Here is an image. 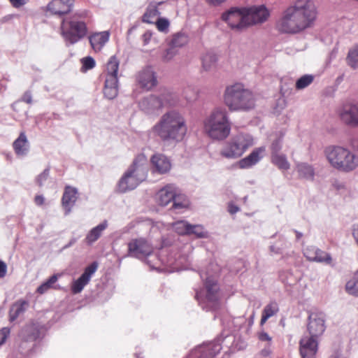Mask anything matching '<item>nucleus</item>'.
I'll use <instances>...</instances> for the list:
<instances>
[{"label":"nucleus","mask_w":358,"mask_h":358,"mask_svg":"<svg viewBox=\"0 0 358 358\" xmlns=\"http://www.w3.org/2000/svg\"><path fill=\"white\" fill-rule=\"evenodd\" d=\"M317 15L312 0H295L284 10L277 23L278 29L287 34L300 33L314 25Z\"/></svg>","instance_id":"f257e3e1"},{"label":"nucleus","mask_w":358,"mask_h":358,"mask_svg":"<svg viewBox=\"0 0 358 358\" xmlns=\"http://www.w3.org/2000/svg\"><path fill=\"white\" fill-rule=\"evenodd\" d=\"M153 134L164 142H180L187 131L183 115L173 110L164 113L152 128Z\"/></svg>","instance_id":"f03ea898"},{"label":"nucleus","mask_w":358,"mask_h":358,"mask_svg":"<svg viewBox=\"0 0 358 358\" xmlns=\"http://www.w3.org/2000/svg\"><path fill=\"white\" fill-rule=\"evenodd\" d=\"M223 99L231 112H248L254 109L256 104L253 92L239 83L227 86Z\"/></svg>","instance_id":"7ed1b4c3"},{"label":"nucleus","mask_w":358,"mask_h":358,"mask_svg":"<svg viewBox=\"0 0 358 358\" xmlns=\"http://www.w3.org/2000/svg\"><path fill=\"white\" fill-rule=\"evenodd\" d=\"M324 155L330 165L339 171L348 173L358 167V155L344 147L328 146Z\"/></svg>","instance_id":"20e7f679"},{"label":"nucleus","mask_w":358,"mask_h":358,"mask_svg":"<svg viewBox=\"0 0 358 358\" xmlns=\"http://www.w3.org/2000/svg\"><path fill=\"white\" fill-rule=\"evenodd\" d=\"M206 133L213 139L224 140L231 131V124L225 108L215 109L203 121Z\"/></svg>","instance_id":"39448f33"},{"label":"nucleus","mask_w":358,"mask_h":358,"mask_svg":"<svg viewBox=\"0 0 358 358\" xmlns=\"http://www.w3.org/2000/svg\"><path fill=\"white\" fill-rule=\"evenodd\" d=\"M144 155L138 156L118 182V191L124 193L134 189L147 178L148 167Z\"/></svg>","instance_id":"423d86ee"},{"label":"nucleus","mask_w":358,"mask_h":358,"mask_svg":"<svg viewBox=\"0 0 358 358\" xmlns=\"http://www.w3.org/2000/svg\"><path fill=\"white\" fill-rule=\"evenodd\" d=\"M86 12L75 13L70 18L63 19L61 24V34L66 45H73L83 38L87 34L86 24L80 19L86 16Z\"/></svg>","instance_id":"0eeeda50"},{"label":"nucleus","mask_w":358,"mask_h":358,"mask_svg":"<svg viewBox=\"0 0 358 358\" xmlns=\"http://www.w3.org/2000/svg\"><path fill=\"white\" fill-rule=\"evenodd\" d=\"M204 285V289L196 292L195 297L203 309L215 310L220 303L219 286L212 277H208Z\"/></svg>","instance_id":"6e6552de"},{"label":"nucleus","mask_w":358,"mask_h":358,"mask_svg":"<svg viewBox=\"0 0 358 358\" xmlns=\"http://www.w3.org/2000/svg\"><path fill=\"white\" fill-rule=\"evenodd\" d=\"M253 145L254 139L250 134H238L224 145L220 153L227 159L238 158Z\"/></svg>","instance_id":"1a4fd4ad"},{"label":"nucleus","mask_w":358,"mask_h":358,"mask_svg":"<svg viewBox=\"0 0 358 358\" xmlns=\"http://www.w3.org/2000/svg\"><path fill=\"white\" fill-rule=\"evenodd\" d=\"M118 69L119 60L115 55L110 57L106 64V78L103 89L104 96L108 99L115 98L118 94Z\"/></svg>","instance_id":"9d476101"},{"label":"nucleus","mask_w":358,"mask_h":358,"mask_svg":"<svg viewBox=\"0 0 358 358\" xmlns=\"http://www.w3.org/2000/svg\"><path fill=\"white\" fill-rule=\"evenodd\" d=\"M243 7H231L222 14V20L233 30L242 31L248 28Z\"/></svg>","instance_id":"9b49d317"},{"label":"nucleus","mask_w":358,"mask_h":358,"mask_svg":"<svg viewBox=\"0 0 358 358\" xmlns=\"http://www.w3.org/2000/svg\"><path fill=\"white\" fill-rule=\"evenodd\" d=\"M157 202L160 206H166L173 201V208L180 209L187 207L186 201H180V196L177 194V189L173 185H168L162 188L157 193Z\"/></svg>","instance_id":"f8f14e48"},{"label":"nucleus","mask_w":358,"mask_h":358,"mask_svg":"<svg viewBox=\"0 0 358 358\" xmlns=\"http://www.w3.org/2000/svg\"><path fill=\"white\" fill-rule=\"evenodd\" d=\"M152 245L145 238H133L128 243V256L139 259L153 252Z\"/></svg>","instance_id":"ddd939ff"},{"label":"nucleus","mask_w":358,"mask_h":358,"mask_svg":"<svg viewBox=\"0 0 358 358\" xmlns=\"http://www.w3.org/2000/svg\"><path fill=\"white\" fill-rule=\"evenodd\" d=\"M247 17L248 27L265 22L269 15V10L264 5L243 7Z\"/></svg>","instance_id":"4468645a"},{"label":"nucleus","mask_w":358,"mask_h":358,"mask_svg":"<svg viewBox=\"0 0 358 358\" xmlns=\"http://www.w3.org/2000/svg\"><path fill=\"white\" fill-rule=\"evenodd\" d=\"M221 339L204 343L192 350L187 358H214L222 350Z\"/></svg>","instance_id":"2eb2a0df"},{"label":"nucleus","mask_w":358,"mask_h":358,"mask_svg":"<svg viewBox=\"0 0 358 358\" xmlns=\"http://www.w3.org/2000/svg\"><path fill=\"white\" fill-rule=\"evenodd\" d=\"M308 331L310 336L317 338L325 330V315L322 313H312L308 316Z\"/></svg>","instance_id":"dca6fc26"},{"label":"nucleus","mask_w":358,"mask_h":358,"mask_svg":"<svg viewBox=\"0 0 358 358\" xmlns=\"http://www.w3.org/2000/svg\"><path fill=\"white\" fill-rule=\"evenodd\" d=\"M136 80L141 87L150 90L157 85L156 73L152 66H146L141 70L136 76Z\"/></svg>","instance_id":"f3484780"},{"label":"nucleus","mask_w":358,"mask_h":358,"mask_svg":"<svg viewBox=\"0 0 358 358\" xmlns=\"http://www.w3.org/2000/svg\"><path fill=\"white\" fill-rule=\"evenodd\" d=\"M98 268V264L96 262H92L85 268L83 273L75 280L71 285V291L73 294H78L82 292Z\"/></svg>","instance_id":"a211bd4d"},{"label":"nucleus","mask_w":358,"mask_h":358,"mask_svg":"<svg viewBox=\"0 0 358 358\" xmlns=\"http://www.w3.org/2000/svg\"><path fill=\"white\" fill-rule=\"evenodd\" d=\"M341 121L350 127H358V104L349 103L343 106L341 112Z\"/></svg>","instance_id":"6ab92c4d"},{"label":"nucleus","mask_w":358,"mask_h":358,"mask_svg":"<svg viewBox=\"0 0 358 358\" xmlns=\"http://www.w3.org/2000/svg\"><path fill=\"white\" fill-rule=\"evenodd\" d=\"M300 354L302 358H315L317 352V338L304 336L300 340Z\"/></svg>","instance_id":"aec40b11"},{"label":"nucleus","mask_w":358,"mask_h":358,"mask_svg":"<svg viewBox=\"0 0 358 358\" xmlns=\"http://www.w3.org/2000/svg\"><path fill=\"white\" fill-rule=\"evenodd\" d=\"M41 331L37 324L29 323L24 325L20 330L18 337L21 341L20 347L27 343H32L40 338Z\"/></svg>","instance_id":"412c9836"},{"label":"nucleus","mask_w":358,"mask_h":358,"mask_svg":"<svg viewBox=\"0 0 358 358\" xmlns=\"http://www.w3.org/2000/svg\"><path fill=\"white\" fill-rule=\"evenodd\" d=\"M303 255L311 262L325 263L327 264H329L331 262V257L329 254L315 246H309L305 248Z\"/></svg>","instance_id":"4be33fe9"},{"label":"nucleus","mask_w":358,"mask_h":358,"mask_svg":"<svg viewBox=\"0 0 358 358\" xmlns=\"http://www.w3.org/2000/svg\"><path fill=\"white\" fill-rule=\"evenodd\" d=\"M73 6V0H52L47 6L48 11L53 15H64L69 13Z\"/></svg>","instance_id":"5701e85b"},{"label":"nucleus","mask_w":358,"mask_h":358,"mask_svg":"<svg viewBox=\"0 0 358 358\" xmlns=\"http://www.w3.org/2000/svg\"><path fill=\"white\" fill-rule=\"evenodd\" d=\"M140 108L147 114L154 113L163 107L162 99L153 94L142 99L139 102Z\"/></svg>","instance_id":"b1692460"},{"label":"nucleus","mask_w":358,"mask_h":358,"mask_svg":"<svg viewBox=\"0 0 358 358\" xmlns=\"http://www.w3.org/2000/svg\"><path fill=\"white\" fill-rule=\"evenodd\" d=\"M150 162L155 171L161 174L169 172L171 168V164L169 158L161 153L153 155Z\"/></svg>","instance_id":"393cba45"},{"label":"nucleus","mask_w":358,"mask_h":358,"mask_svg":"<svg viewBox=\"0 0 358 358\" xmlns=\"http://www.w3.org/2000/svg\"><path fill=\"white\" fill-rule=\"evenodd\" d=\"M77 194V189L69 186L66 187L62 199L65 215H68L71 211V208L75 205L78 199Z\"/></svg>","instance_id":"a878e982"},{"label":"nucleus","mask_w":358,"mask_h":358,"mask_svg":"<svg viewBox=\"0 0 358 358\" xmlns=\"http://www.w3.org/2000/svg\"><path fill=\"white\" fill-rule=\"evenodd\" d=\"M265 149L263 147L255 149L248 156L238 162L239 167L241 169H248L255 165L262 159L261 153Z\"/></svg>","instance_id":"bb28decb"},{"label":"nucleus","mask_w":358,"mask_h":358,"mask_svg":"<svg viewBox=\"0 0 358 358\" xmlns=\"http://www.w3.org/2000/svg\"><path fill=\"white\" fill-rule=\"evenodd\" d=\"M109 36L110 34L107 31L92 34L89 40L92 49L96 52L100 51L108 41Z\"/></svg>","instance_id":"cd10ccee"},{"label":"nucleus","mask_w":358,"mask_h":358,"mask_svg":"<svg viewBox=\"0 0 358 358\" xmlns=\"http://www.w3.org/2000/svg\"><path fill=\"white\" fill-rule=\"evenodd\" d=\"M15 152L18 156H25L29 150V143L24 132H21L13 143Z\"/></svg>","instance_id":"c85d7f7f"},{"label":"nucleus","mask_w":358,"mask_h":358,"mask_svg":"<svg viewBox=\"0 0 358 358\" xmlns=\"http://www.w3.org/2000/svg\"><path fill=\"white\" fill-rule=\"evenodd\" d=\"M296 171L301 179L313 181L315 178V169L312 165L301 162L296 166Z\"/></svg>","instance_id":"c756f323"},{"label":"nucleus","mask_w":358,"mask_h":358,"mask_svg":"<svg viewBox=\"0 0 358 358\" xmlns=\"http://www.w3.org/2000/svg\"><path fill=\"white\" fill-rule=\"evenodd\" d=\"M107 220L103 221L96 227L92 228L85 237V241L88 245H92L101 236L103 231L107 228Z\"/></svg>","instance_id":"7c9ffc66"},{"label":"nucleus","mask_w":358,"mask_h":358,"mask_svg":"<svg viewBox=\"0 0 358 358\" xmlns=\"http://www.w3.org/2000/svg\"><path fill=\"white\" fill-rule=\"evenodd\" d=\"M28 306L26 301H19L15 302L10 308L9 311L10 320H15L20 315L23 314Z\"/></svg>","instance_id":"2f4dec72"},{"label":"nucleus","mask_w":358,"mask_h":358,"mask_svg":"<svg viewBox=\"0 0 358 358\" xmlns=\"http://www.w3.org/2000/svg\"><path fill=\"white\" fill-rule=\"evenodd\" d=\"M160 4H155V2L152 1L150 4L147 8L146 12L143 16V21L148 23H153V19L159 17L160 13L157 9V6Z\"/></svg>","instance_id":"473e14b6"},{"label":"nucleus","mask_w":358,"mask_h":358,"mask_svg":"<svg viewBox=\"0 0 358 358\" xmlns=\"http://www.w3.org/2000/svg\"><path fill=\"white\" fill-rule=\"evenodd\" d=\"M217 62V57L213 52H206L202 57V66L205 71L214 69Z\"/></svg>","instance_id":"72a5a7b5"},{"label":"nucleus","mask_w":358,"mask_h":358,"mask_svg":"<svg viewBox=\"0 0 358 358\" xmlns=\"http://www.w3.org/2000/svg\"><path fill=\"white\" fill-rule=\"evenodd\" d=\"M188 43V36L183 32H178L173 35L170 45L177 48L185 45Z\"/></svg>","instance_id":"f704fd0d"},{"label":"nucleus","mask_w":358,"mask_h":358,"mask_svg":"<svg viewBox=\"0 0 358 358\" xmlns=\"http://www.w3.org/2000/svg\"><path fill=\"white\" fill-rule=\"evenodd\" d=\"M346 62L352 69H358V44L349 50Z\"/></svg>","instance_id":"c9c22d12"},{"label":"nucleus","mask_w":358,"mask_h":358,"mask_svg":"<svg viewBox=\"0 0 358 358\" xmlns=\"http://www.w3.org/2000/svg\"><path fill=\"white\" fill-rule=\"evenodd\" d=\"M271 161L272 163L277 166L280 169L287 170L290 167V164L284 154L280 153L275 155H272Z\"/></svg>","instance_id":"e433bc0d"},{"label":"nucleus","mask_w":358,"mask_h":358,"mask_svg":"<svg viewBox=\"0 0 358 358\" xmlns=\"http://www.w3.org/2000/svg\"><path fill=\"white\" fill-rule=\"evenodd\" d=\"M190 224L187 221L180 220L173 224L174 231L180 235H187L189 231Z\"/></svg>","instance_id":"4c0bfd02"},{"label":"nucleus","mask_w":358,"mask_h":358,"mask_svg":"<svg viewBox=\"0 0 358 358\" xmlns=\"http://www.w3.org/2000/svg\"><path fill=\"white\" fill-rule=\"evenodd\" d=\"M187 235H194L197 238H202L208 237V232L204 230L202 225L190 224L189 231Z\"/></svg>","instance_id":"58836bf2"},{"label":"nucleus","mask_w":358,"mask_h":358,"mask_svg":"<svg viewBox=\"0 0 358 358\" xmlns=\"http://www.w3.org/2000/svg\"><path fill=\"white\" fill-rule=\"evenodd\" d=\"M314 80V76L310 74H306L299 78L296 82V88L302 90L310 85Z\"/></svg>","instance_id":"ea45409f"},{"label":"nucleus","mask_w":358,"mask_h":358,"mask_svg":"<svg viewBox=\"0 0 358 358\" xmlns=\"http://www.w3.org/2000/svg\"><path fill=\"white\" fill-rule=\"evenodd\" d=\"M57 281V276L56 275H52L49 279H48L45 282L41 284L38 288L37 292L40 294H44L47 292L53 284H55Z\"/></svg>","instance_id":"a19ab883"},{"label":"nucleus","mask_w":358,"mask_h":358,"mask_svg":"<svg viewBox=\"0 0 358 358\" xmlns=\"http://www.w3.org/2000/svg\"><path fill=\"white\" fill-rule=\"evenodd\" d=\"M345 289L350 294L358 296V278L350 280L346 283Z\"/></svg>","instance_id":"79ce46f5"},{"label":"nucleus","mask_w":358,"mask_h":358,"mask_svg":"<svg viewBox=\"0 0 358 358\" xmlns=\"http://www.w3.org/2000/svg\"><path fill=\"white\" fill-rule=\"evenodd\" d=\"M278 310L279 308L278 303L275 301H272L264 307L262 313L270 318L275 315Z\"/></svg>","instance_id":"37998d69"},{"label":"nucleus","mask_w":358,"mask_h":358,"mask_svg":"<svg viewBox=\"0 0 358 358\" xmlns=\"http://www.w3.org/2000/svg\"><path fill=\"white\" fill-rule=\"evenodd\" d=\"M20 101L25 102L28 104L32 103V96L30 91H27L24 93L23 96H22L20 101H15L13 103L12 108L14 110L17 111V107L20 103Z\"/></svg>","instance_id":"c03bdc74"},{"label":"nucleus","mask_w":358,"mask_h":358,"mask_svg":"<svg viewBox=\"0 0 358 358\" xmlns=\"http://www.w3.org/2000/svg\"><path fill=\"white\" fill-rule=\"evenodd\" d=\"M157 29L159 31L166 33L169 31V21L166 18L158 17L155 22Z\"/></svg>","instance_id":"a18cd8bd"},{"label":"nucleus","mask_w":358,"mask_h":358,"mask_svg":"<svg viewBox=\"0 0 358 358\" xmlns=\"http://www.w3.org/2000/svg\"><path fill=\"white\" fill-rule=\"evenodd\" d=\"M280 241L282 242V243L280 246H277L275 245H272L270 246V251L275 254L281 253L282 250L286 248H288L287 243L285 241L284 237L280 236Z\"/></svg>","instance_id":"49530a36"},{"label":"nucleus","mask_w":358,"mask_h":358,"mask_svg":"<svg viewBox=\"0 0 358 358\" xmlns=\"http://www.w3.org/2000/svg\"><path fill=\"white\" fill-rule=\"evenodd\" d=\"M282 138H278V139L275 140L271 145V156L275 155L278 154H280V150L282 149Z\"/></svg>","instance_id":"de8ad7c7"},{"label":"nucleus","mask_w":358,"mask_h":358,"mask_svg":"<svg viewBox=\"0 0 358 358\" xmlns=\"http://www.w3.org/2000/svg\"><path fill=\"white\" fill-rule=\"evenodd\" d=\"M83 64V69L85 71L92 69L95 66V61L92 57H86L81 60Z\"/></svg>","instance_id":"09e8293b"},{"label":"nucleus","mask_w":358,"mask_h":358,"mask_svg":"<svg viewBox=\"0 0 358 358\" xmlns=\"http://www.w3.org/2000/svg\"><path fill=\"white\" fill-rule=\"evenodd\" d=\"M177 52H177L176 49L175 48L172 47L171 45H170V48L166 50V52H164V54L162 57L163 61L169 62L174 57L175 55H176Z\"/></svg>","instance_id":"8fccbe9b"},{"label":"nucleus","mask_w":358,"mask_h":358,"mask_svg":"<svg viewBox=\"0 0 358 358\" xmlns=\"http://www.w3.org/2000/svg\"><path fill=\"white\" fill-rule=\"evenodd\" d=\"M50 174V169H45L36 178V182L38 186L41 187L48 180Z\"/></svg>","instance_id":"3c124183"},{"label":"nucleus","mask_w":358,"mask_h":358,"mask_svg":"<svg viewBox=\"0 0 358 358\" xmlns=\"http://www.w3.org/2000/svg\"><path fill=\"white\" fill-rule=\"evenodd\" d=\"M10 329L8 327H3L0 329V346L6 342L10 335Z\"/></svg>","instance_id":"603ef678"},{"label":"nucleus","mask_w":358,"mask_h":358,"mask_svg":"<svg viewBox=\"0 0 358 358\" xmlns=\"http://www.w3.org/2000/svg\"><path fill=\"white\" fill-rule=\"evenodd\" d=\"M7 273V265L6 264L0 260V278H3L6 276Z\"/></svg>","instance_id":"864d4df0"},{"label":"nucleus","mask_w":358,"mask_h":358,"mask_svg":"<svg viewBox=\"0 0 358 358\" xmlns=\"http://www.w3.org/2000/svg\"><path fill=\"white\" fill-rule=\"evenodd\" d=\"M11 5L16 8H18L26 4L25 0H9Z\"/></svg>","instance_id":"5fc2aeb1"},{"label":"nucleus","mask_w":358,"mask_h":358,"mask_svg":"<svg viewBox=\"0 0 358 358\" xmlns=\"http://www.w3.org/2000/svg\"><path fill=\"white\" fill-rule=\"evenodd\" d=\"M271 353V350L269 345L266 346L264 349L261 350L260 355L264 357H268Z\"/></svg>","instance_id":"6e6d98bb"},{"label":"nucleus","mask_w":358,"mask_h":358,"mask_svg":"<svg viewBox=\"0 0 358 358\" xmlns=\"http://www.w3.org/2000/svg\"><path fill=\"white\" fill-rule=\"evenodd\" d=\"M151 36H152V34L151 32L150 31H145L143 36H142V38H143V41L144 42V44L146 45L149 43L150 38H151Z\"/></svg>","instance_id":"4d7b16f0"},{"label":"nucleus","mask_w":358,"mask_h":358,"mask_svg":"<svg viewBox=\"0 0 358 358\" xmlns=\"http://www.w3.org/2000/svg\"><path fill=\"white\" fill-rule=\"evenodd\" d=\"M259 338L260 341H271V338L266 332H262L259 336Z\"/></svg>","instance_id":"13d9d810"},{"label":"nucleus","mask_w":358,"mask_h":358,"mask_svg":"<svg viewBox=\"0 0 358 358\" xmlns=\"http://www.w3.org/2000/svg\"><path fill=\"white\" fill-rule=\"evenodd\" d=\"M228 210L231 214H235L239 210V208L236 205L230 203L228 206Z\"/></svg>","instance_id":"bf43d9fd"},{"label":"nucleus","mask_w":358,"mask_h":358,"mask_svg":"<svg viewBox=\"0 0 358 358\" xmlns=\"http://www.w3.org/2000/svg\"><path fill=\"white\" fill-rule=\"evenodd\" d=\"M35 203L38 206H41L44 203V197L41 195L36 196Z\"/></svg>","instance_id":"052dcab7"},{"label":"nucleus","mask_w":358,"mask_h":358,"mask_svg":"<svg viewBox=\"0 0 358 358\" xmlns=\"http://www.w3.org/2000/svg\"><path fill=\"white\" fill-rule=\"evenodd\" d=\"M209 4L217 6L224 2L226 0H206Z\"/></svg>","instance_id":"680f3d73"},{"label":"nucleus","mask_w":358,"mask_h":358,"mask_svg":"<svg viewBox=\"0 0 358 358\" xmlns=\"http://www.w3.org/2000/svg\"><path fill=\"white\" fill-rule=\"evenodd\" d=\"M77 241V239L76 238H72L70 241L69 242L68 244L65 245L64 247H63V250L64 249H66V248H69V247L72 246L73 244H75Z\"/></svg>","instance_id":"e2e57ef3"},{"label":"nucleus","mask_w":358,"mask_h":358,"mask_svg":"<svg viewBox=\"0 0 358 358\" xmlns=\"http://www.w3.org/2000/svg\"><path fill=\"white\" fill-rule=\"evenodd\" d=\"M268 318H269L268 317H267L264 313H262V318H261L260 324L262 325L264 324L267 321V320Z\"/></svg>","instance_id":"0e129e2a"},{"label":"nucleus","mask_w":358,"mask_h":358,"mask_svg":"<svg viewBox=\"0 0 358 358\" xmlns=\"http://www.w3.org/2000/svg\"><path fill=\"white\" fill-rule=\"evenodd\" d=\"M155 2V4H162L163 3H165L168 1L169 0H152Z\"/></svg>","instance_id":"69168bd1"},{"label":"nucleus","mask_w":358,"mask_h":358,"mask_svg":"<svg viewBox=\"0 0 358 358\" xmlns=\"http://www.w3.org/2000/svg\"><path fill=\"white\" fill-rule=\"evenodd\" d=\"M294 231L296 233V239L299 240L303 236V234L298 231Z\"/></svg>","instance_id":"338daca9"},{"label":"nucleus","mask_w":358,"mask_h":358,"mask_svg":"<svg viewBox=\"0 0 358 358\" xmlns=\"http://www.w3.org/2000/svg\"><path fill=\"white\" fill-rule=\"evenodd\" d=\"M335 358H338V357H335Z\"/></svg>","instance_id":"774afa93"}]
</instances>
